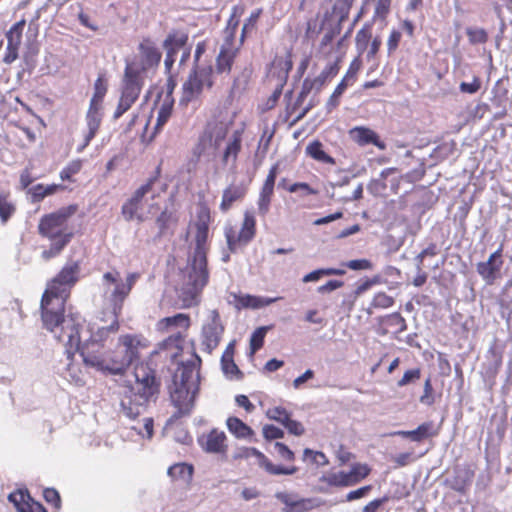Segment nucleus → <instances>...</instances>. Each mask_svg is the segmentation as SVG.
I'll return each instance as SVG.
<instances>
[{"label":"nucleus","mask_w":512,"mask_h":512,"mask_svg":"<svg viewBox=\"0 0 512 512\" xmlns=\"http://www.w3.org/2000/svg\"><path fill=\"white\" fill-rule=\"evenodd\" d=\"M421 378V369L419 367L405 371L402 378L397 382L398 387H404L418 381Z\"/></svg>","instance_id":"57"},{"label":"nucleus","mask_w":512,"mask_h":512,"mask_svg":"<svg viewBox=\"0 0 512 512\" xmlns=\"http://www.w3.org/2000/svg\"><path fill=\"white\" fill-rule=\"evenodd\" d=\"M395 434L408 438L414 442H421L426 438L437 436L439 434V429L435 427L432 421H427L420 424L415 430L398 431Z\"/></svg>","instance_id":"28"},{"label":"nucleus","mask_w":512,"mask_h":512,"mask_svg":"<svg viewBox=\"0 0 512 512\" xmlns=\"http://www.w3.org/2000/svg\"><path fill=\"white\" fill-rule=\"evenodd\" d=\"M381 44L382 40L380 36H376L373 38V40L368 46V50H366L365 52V57L367 61H371L376 58L377 54L380 51Z\"/></svg>","instance_id":"63"},{"label":"nucleus","mask_w":512,"mask_h":512,"mask_svg":"<svg viewBox=\"0 0 512 512\" xmlns=\"http://www.w3.org/2000/svg\"><path fill=\"white\" fill-rule=\"evenodd\" d=\"M93 90L85 116L87 132L84 133L83 143L76 149L78 153H81L90 144L100 129L103 119V102L108 91V81L105 73L98 75Z\"/></svg>","instance_id":"10"},{"label":"nucleus","mask_w":512,"mask_h":512,"mask_svg":"<svg viewBox=\"0 0 512 512\" xmlns=\"http://www.w3.org/2000/svg\"><path fill=\"white\" fill-rule=\"evenodd\" d=\"M471 479L470 478H463L461 475H456L451 481H450V487L454 491L464 493L467 489V487L470 485Z\"/></svg>","instance_id":"64"},{"label":"nucleus","mask_w":512,"mask_h":512,"mask_svg":"<svg viewBox=\"0 0 512 512\" xmlns=\"http://www.w3.org/2000/svg\"><path fill=\"white\" fill-rule=\"evenodd\" d=\"M384 322L387 326L394 327L397 332H403L407 328L406 321L399 312L387 315Z\"/></svg>","instance_id":"51"},{"label":"nucleus","mask_w":512,"mask_h":512,"mask_svg":"<svg viewBox=\"0 0 512 512\" xmlns=\"http://www.w3.org/2000/svg\"><path fill=\"white\" fill-rule=\"evenodd\" d=\"M286 179H282L279 183V186L283 187L290 193H296L298 191L302 192V195H316L318 191L312 188L308 183L305 182H296L291 185H285Z\"/></svg>","instance_id":"45"},{"label":"nucleus","mask_w":512,"mask_h":512,"mask_svg":"<svg viewBox=\"0 0 512 512\" xmlns=\"http://www.w3.org/2000/svg\"><path fill=\"white\" fill-rule=\"evenodd\" d=\"M208 232V227H196V247L193 262L191 264V272L189 273V285L191 287L184 289L181 296L182 307L184 308H190L198 305V296L209 280V272L207 268Z\"/></svg>","instance_id":"6"},{"label":"nucleus","mask_w":512,"mask_h":512,"mask_svg":"<svg viewBox=\"0 0 512 512\" xmlns=\"http://www.w3.org/2000/svg\"><path fill=\"white\" fill-rule=\"evenodd\" d=\"M266 333L267 327H259L252 333L250 338V350L252 354L262 348Z\"/></svg>","instance_id":"50"},{"label":"nucleus","mask_w":512,"mask_h":512,"mask_svg":"<svg viewBox=\"0 0 512 512\" xmlns=\"http://www.w3.org/2000/svg\"><path fill=\"white\" fill-rule=\"evenodd\" d=\"M244 128L236 129L229 137L222 152L221 162L223 165L236 164L239 153L242 150Z\"/></svg>","instance_id":"26"},{"label":"nucleus","mask_w":512,"mask_h":512,"mask_svg":"<svg viewBox=\"0 0 512 512\" xmlns=\"http://www.w3.org/2000/svg\"><path fill=\"white\" fill-rule=\"evenodd\" d=\"M372 28L373 22H365L356 33L355 47L359 56L365 54L366 50H368L369 44L373 40Z\"/></svg>","instance_id":"36"},{"label":"nucleus","mask_w":512,"mask_h":512,"mask_svg":"<svg viewBox=\"0 0 512 512\" xmlns=\"http://www.w3.org/2000/svg\"><path fill=\"white\" fill-rule=\"evenodd\" d=\"M251 457H255L258 465L271 475H293L298 471V467L293 464L288 466L274 465L262 452L253 447H245L234 456L235 459Z\"/></svg>","instance_id":"20"},{"label":"nucleus","mask_w":512,"mask_h":512,"mask_svg":"<svg viewBox=\"0 0 512 512\" xmlns=\"http://www.w3.org/2000/svg\"><path fill=\"white\" fill-rule=\"evenodd\" d=\"M16 208L9 201L8 193H0V219L2 223H6L9 218L14 214Z\"/></svg>","instance_id":"44"},{"label":"nucleus","mask_w":512,"mask_h":512,"mask_svg":"<svg viewBox=\"0 0 512 512\" xmlns=\"http://www.w3.org/2000/svg\"><path fill=\"white\" fill-rule=\"evenodd\" d=\"M419 400L422 404L427 406H431L435 403L434 389L430 377L424 382L423 394L420 396Z\"/></svg>","instance_id":"58"},{"label":"nucleus","mask_w":512,"mask_h":512,"mask_svg":"<svg viewBox=\"0 0 512 512\" xmlns=\"http://www.w3.org/2000/svg\"><path fill=\"white\" fill-rule=\"evenodd\" d=\"M439 253V249L436 243H430L425 249H423L415 258L417 270L421 271L423 268L424 258L434 257Z\"/></svg>","instance_id":"55"},{"label":"nucleus","mask_w":512,"mask_h":512,"mask_svg":"<svg viewBox=\"0 0 512 512\" xmlns=\"http://www.w3.org/2000/svg\"><path fill=\"white\" fill-rule=\"evenodd\" d=\"M221 366L224 374L228 378L237 380L243 378V373L234 362V359L232 358V353H223L221 357Z\"/></svg>","instance_id":"39"},{"label":"nucleus","mask_w":512,"mask_h":512,"mask_svg":"<svg viewBox=\"0 0 512 512\" xmlns=\"http://www.w3.org/2000/svg\"><path fill=\"white\" fill-rule=\"evenodd\" d=\"M247 194V188L243 184H230L223 190L220 210L227 212L237 201L242 200Z\"/></svg>","instance_id":"27"},{"label":"nucleus","mask_w":512,"mask_h":512,"mask_svg":"<svg viewBox=\"0 0 512 512\" xmlns=\"http://www.w3.org/2000/svg\"><path fill=\"white\" fill-rule=\"evenodd\" d=\"M303 460H309L318 466H326L329 463L328 458L322 451H315L309 448L304 449Z\"/></svg>","instance_id":"48"},{"label":"nucleus","mask_w":512,"mask_h":512,"mask_svg":"<svg viewBox=\"0 0 512 512\" xmlns=\"http://www.w3.org/2000/svg\"><path fill=\"white\" fill-rule=\"evenodd\" d=\"M80 270L78 261L66 263L47 283L40 303L41 319L47 330L53 332L64 322L65 304L70 297L72 287L79 280Z\"/></svg>","instance_id":"1"},{"label":"nucleus","mask_w":512,"mask_h":512,"mask_svg":"<svg viewBox=\"0 0 512 512\" xmlns=\"http://www.w3.org/2000/svg\"><path fill=\"white\" fill-rule=\"evenodd\" d=\"M279 171V164L272 165L260 189L257 199V210L260 217L265 218L271 208L274 197L275 181Z\"/></svg>","instance_id":"21"},{"label":"nucleus","mask_w":512,"mask_h":512,"mask_svg":"<svg viewBox=\"0 0 512 512\" xmlns=\"http://www.w3.org/2000/svg\"><path fill=\"white\" fill-rule=\"evenodd\" d=\"M43 497L45 501L53 505L54 508H61V497L55 488H45L43 491Z\"/></svg>","instance_id":"59"},{"label":"nucleus","mask_w":512,"mask_h":512,"mask_svg":"<svg viewBox=\"0 0 512 512\" xmlns=\"http://www.w3.org/2000/svg\"><path fill=\"white\" fill-rule=\"evenodd\" d=\"M134 375L135 384H122L119 391L121 410L130 419L137 418L160 391V381L156 378V372L147 364L137 365Z\"/></svg>","instance_id":"3"},{"label":"nucleus","mask_w":512,"mask_h":512,"mask_svg":"<svg viewBox=\"0 0 512 512\" xmlns=\"http://www.w3.org/2000/svg\"><path fill=\"white\" fill-rule=\"evenodd\" d=\"M394 303L395 300L392 296L386 292H378L373 296L369 309H387L392 307ZM368 313L371 314V311L368 310Z\"/></svg>","instance_id":"43"},{"label":"nucleus","mask_w":512,"mask_h":512,"mask_svg":"<svg viewBox=\"0 0 512 512\" xmlns=\"http://www.w3.org/2000/svg\"><path fill=\"white\" fill-rule=\"evenodd\" d=\"M371 469L367 464L355 463L349 471L331 472L322 476L321 481L331 487H350L368 477Z\"/></svg>","instance_id":"17"},{"label":"nucleus","mask_w":512,"mask_h":512,"mask_svg":"<svg viewBox=\"0 0 512 512\" xmlns=\"http://www.w3.org/2000/svg\"><path fill=\"white\" fill-rule=\"evenodd\" d=\"M28 194L31 196L32 203L41 202L47 197L46 188L44 184H36L28 189Z\"/></svg>","instance_id":"62"},{"label":"nucleus","mask_w":512,"mask_h":512,"mask_svg":"<svg viewBox=\"0 0 512 512\" xmlns=\"http://www.w3.org/2000/svg\"><path fill=\"white\" fill-rule=\"evenodd\" d=\"M25 25H26L25 19H21L20 21L13 24L12 27L9 29V31L6 33L7 40L8 41L12 40L14 43L21 45L22 33H23Z\"/></svg>","instance_id":"53"},{"label":"nucleus","mask_w":512,"mask_h":512,"mask_svg":"<svg viewBox=\"0 0 512 512\" xmlns=\"http://www.w3.org/2000/svg\"><path fill=\"white\" fill-rule=\"evenodd\" d=\"M279 498L285 505L283 512H308L315 507L313 499L310 498L293 500L288 494H284Z\"/></svg>","instance_id":"32"},{"label":"nucleus","mask_w":512,"mask_h":512,"mask_svg":"<svg viewBox=\"0 0 512 512\" xmlns=\"http://www.w3.org/2000/svg\"><path fill=\"white\" fill-rule=\"evenodd\" d=\"M227 429L238 439H248L254 436L253 429L236 416H230L226 420Z\"/></svg>","instance_id":"34"},{"label":"nucleus","mask_w":512,"mask_h":512,"mask_svg":"<svg viewBox=\"0 0 512 512\" xmlns=\"http://www.w3.org/2000/svg\"><path fill=\"white\" fill-rule=\"evenodd\" d=\"M20 44L14 43L12 40H7L6 52L3 58V62L6 64H11L18 58V50Z\"/></svg>","instance_id":"61"},{"label":"nucleus","mask_w":512,"mask_h":512,"mask_svg":"<svg viewBox=\"0 0 512 512\" xmlns=\"http://www.w3.org/2000/svg\"><path fill=\"white\" fill-rule=\"evenodd\" d=\"M194 468L193 465L180 462L168 468L167 474L172 481L180 482L188 485L193 478Z\"/></svg>","instance_id":"30"},{"label":"nucleus","mask_w":512,"mask_h":512,"mask_svg":"<svg viewBox=\"0 0 512 512\" xmlns=\"http://www.w3.org/2000/svg\"><path fill=\"white\" fill-rule=\"evenodd\" d=\"M195 361L182 363L173 376V387L170 389V397L174 405L182 413H188L199 391L200 375L199 366L201 358L194 353Z\"/></svg>","instance_id":"8"},{"label":"nucleus","mask_w":512,"mask_h":512,"mask_svg":"<svg viewBox=\"0 0 512 512\" xmlns=\"http://www.w3.org/2000/svg\"><path fill=\"white\" fill-rule=\"evenodd\" d=\"M274 449L281 459L288 462H293L295 460L294 452L286 444L276 442L274 444Z\"/></svg>","instance_id":"60"},{"label":"nucleus","mask_w":512,"mask_h":512,"mask_svg":"<svg viewBox=\"0 0 512 512\" xmlns=\"http://www.w3.org/2000/svg\"><path fill=\"white\" fill-rule=\"evenodd\" d=\"M281 299L280 297L276 298H264L253 295H239L235 296V302L237 308H251V309H259L265 306H268L277 300Z\"/></svg>","instance_id":"31"},{"label":"nucleus","mask_w":512,"mask_h":512,"mask_svg":"<svg viewBox=\"0 0 512 512\" xmlns=\"http://www.w3.org/2000/svg\"><path fill=\"white\" fill-rule=\"evenodd\" d=\"M211 222V213L209 207L202 203L199 205V209L197 212V221L195 223V227H208Z\"/></svg>","instance_id":"56"},{"label":"nucleus","mask_w":512,"mask_h":512,"mask_svg":"<svg viewBox=\"0 0 512 512\" xmlns=\"http://www.w3.org/2000/svg\"><path fill=\"white\" fill-rule=\"evenodd\" d=\"M502 246L493 252L487 261L479 262L476 265L477 273L488 285H493L501 277L503 266Z\"/></svg>","instance_id":"22"},{"label":"nucleus","mask_w":512,"mask_h":512,"mask_svg":"<svg viewBox=\"0 0 512 512\" xmlns=\"http://www.w3.org/2000/svg\"><path fill=\"white\" fill-rule=\"evenodd\" d=\"M466 35L472 45L485 44L489 38L484 28H467Z\"/></svg>","instance_id":"47"},{"label":"nucleus","mask_w":512,"mask_h":512,"mask_svg":"<svg viewBox=\"0 0 512 512\" xmlns=\"http://www.w3.org/2000/svg\"><path fill=\"white\" fill-rule=\"evenodd\" d=\"M350 139L359 146L372 144L380 150L386 148V144L380 139L379 135L371 128L365 126H356L349 130Z\"/></svg>","instance_id":"25"},{"label":"nucleus","mask_w":512,"mask_h":512,"mask_svg":"<svg viewBox=\"0 0 512 512\" xmlns=\"http://www.w3.org/2000/svg\"><path fill=\"white\" fill-rule=\"evenodd\" d=\"M240 52V45L233 43V35L231 34L228 38H224L223 43L220 46L219 53L215 58V75H229L232 71L233 65Z\"/></svg>","instance_id":"19"},{"label":"nucleus","mask_w":512,"mask_h":512,"mask_svg":"<svg viewBox=\"0 0 512 512\" xmlns=\"http://www.w3.org/2000/svg\"><path fill=\"white\" fill-rule=\"evenodd\" d=\"M161 177V165H158L153 174L147 181L137 188L132 196L122 205L121 213L126 221L137 219L143 221V216L139 214L142 207L144 197L152 191L153 185L159 181Z\"/></svg>","instance_id":"16"},{"label":"nucleus","mask_w":512,"mask_h":512,"mask_svg":"<svg viewBox=\"0 0 512 512\" xmlns=\"http://www.w3.org/2000/svg\"><path fill=\"white\" fill-rule=\"evenodd\" d=\"M345 273H346V271L344 269L320 268V269L314 270V271L306 274L302 278V281L304 283L316 282V281H318L323 276H332V275L342 276Z\"/></svg>","instance_id":"40"},{"label":"nucleus","mask_w":512,"mask_h":512,"mask_svg":"<svg viewBox=\"0 0 512 512\" xmlns=\"http://www.w3.org/2000/svg\"><path fill=\"white\" fill-rule=\"evenodd\" d=\"M402 39V31L399 29L393 28L389 36L387 38L386 46H387V54L388 56L393 55L398 49L400 42Z\"/></svg>","instance_id":"52"},{"label":"nucleus","mask_w":512,"mask_h":512,"mask_svg":"<svg viewBox=\"0 0 512 512\" xmlns=\"http://www.w3.org/2000/svg\"><path fill=\"white\" fill-rule=\"evenodd\" d=\"M305 152L309 157L320 163L329 165L335 164V159L324 151L323 144L319 140L310 142L307 145Z\"/></svg>","instance_id":"38"},{"label":"nucleus","mask_w":512,"mask_h":512,"mask_svg":"<svg viewBox=\"0 0 512 512\" xmlns=\"http://www.w3.org/2000/svg\"><path fill=\"white\" fill-rule=\"evenodd\" d=\"M266 416L274 420L276 422L281 423L282 425L285 424L286 421H288V418L290 417V413L281 406H275L272 408H269L266 412Z\"/></svg>","instance_id":"54"},{"label":"nucleus","mask_w":512,"mask_h":512,"mask_svg":"<svg viewBox=\"0 0 512 512\" xmlns=\"http://www.w3.org/2000/svg\"><path fill=\"white\" fill-rule=\"evenodd\" d=\"M224 331L225 327L221 322L218 310H212L209 314L208 321L203 325L201 331L203 350L211 354L220 344Z\"/></svg>","instance_id":"18"},{"label":"nucleus","mask_w":512,"mask_h":512,"mask_svg":"<svg viewBox=\"0 0 512 512\" xmlns=\"http://www.w3.org/2000/svg\"><path fill=\"white\" fill-rule=\"evenodd\" d=\"M177 326L183 328L185 331L191 326L190 316L185 313H178L171 317H165L157 323V329L161 332H167L169 328Z\"/></svg>","instance_id":"33"},{"label":"nucleus","mask_w":512,"mask_h":512,"mask_svg":"<svg viewBox=\"0 0 512 512\" xmlns=\"http://www.w3.org/2000/svg\"><path fill=\"white\" fill-rule=\"evenodd\" d=\"M391 10V2L388 0H377L371 22L376 20L385 21Z\"/></svg>","instance_id":"49"},{"label":"nucleus","mask_w":512,"mask_h":512,"mask_svg":"<svg viewBox=\"0 0 512 512\" xmlns=\"http://www.w3.org/2000/svg\"><path fill=\"white\" fill-rule=\"evenodd\" d=\"M214 84L212 65L194 66L182 85L180 105L187 106L190 102L200 99L203 89H212Z\"/></svg>","instance_id":"12"},{"label":"nucleus","mask_w":512,"mask_h":512,"mask_svg":"<svg viewBox=\"0 0 512 512\" xmlns=\"http://www.w3.org/2000/svg\"><path fill=\"white\" fill-rule=\"evenodd\" d=\"M119 277L120 273L117 270L103 274L102 279L105 285H115L110 295L113 319L109 326L98 328L89 340H96L104 344L111 333H116L119 330V317L122 314L124 302L140 278V274L138 272L128 273L124 282H119Z\"/></svg>","instance_id":"7"},{"label":"nucleus","mask_w":512,"mask_h":512,"mask_svg":"<svg viewBox=\"0 0 512 512\" xmlns=\"http://www.w3.org/2000/svg\"><path fill=\"white\" fill-rule=\"evenodd\" d=\"M79 206L70 204L53 212L44 214L38 223V233L50 241L48 249L41 254L45 260L57 257L71 242L74 232L69 227L70 219L77 213Z\"/></svg>","instance_id":"4"},{"label":"nucleus","mask_w":512,"mask_h":512,"mask_svg":"<svg viewBox=\"0 0 512 512\" xmlns=\"http://www.w3.org/2000/svg\"><path fill=\"white\" fill-rule=\"evenodd\" d=\"M257 221L254 211L245 210L240 228L233 226L225 227V238L228 249L235 253L238 249L247 246L256 236Z\"/></svg>","instance_id":"15"},{"label":"nucleus","mask_w":512,"mask_h":512,"mask_svg":"<svg viewBox=\"0 0 512 512\" xmlns=\"http://www.w3.org/2000/svg\"><path fill=\"white\" fill-rule=\"evenodd\" d=\"M148 346L149 341L142 335H121L115 349L110 350L111 374L122 375L134 361L140 358V351Z\"/></svg>","instance_id":"9"},{"label":"nucleus","mask_w":512,"mask_h":512,"mask_svg":"<svg viewBox=\"0 0 512 512\" xmlns=\"http://www.w3.org/2000/svg\"><path fill=\"white\" fill-rule=\"evenodd\" d=\"M83 167V161L81 159H74L70 161L61 171L60 178L63 181L75 182L73 176L78 174Z\"/></svg>","instance_id":"42"},{"label":"nucleus","mask_w":512,"mask_h":512,"mask_svg":"<svg viewBox=\"0 0 512 512\" xmlns=\"http://www.w3.org/2000/svg\"><path fill=\"white\" fill-rule=\"evenodd\" d=\"M257 221L254 211L245 210L240 228L233 226L225 227V238L228 249L235 253L238 249L247 246L256 236Z\"/></svg>","instance_id":"14"},{"label":"nucleus","mask_w":512,"mask_h":512,"mask_svg":"<svg viewBox=\"0 0 512 512\" xmlns=\"http://www.w3.org/2000/svg\"><path fill=\"white\" fill-rule=\"evenodd\" d=\"M162 59V52L156 42L150 37H143L137 47V55L132 60H126L125 68L133 67L146 78L150 71H155Z\"/></svg>","instance_id":"13"},{"label":"nucleus","mask_w":512,"mask_h":512,"mask_svg":"<svg viewBox=\"0 0 512 512\" xmlns=\"http://www.w3.org/2000/svg\"><path fill=\"white\" fill-rule=\"evenodd\" d=\"M8 499L18 512H47L45 507L35 501L27 490H17L9 494Z\"/></svg>","instance_id":"24"},{"label":"nucleus","mask_w":512,"mask_h":512,"mask_svg":"<svg viewBox=\"0 0 512 512\" xmlns=\"http://www.w3.org/2000/svg\"><path fill=\"white\" fill-rule=\"evenodd\" d=\"M272 67L277 70L279 83H286L293 68L292 52L287 51L285 57L276 56L272 61Z\"/></svg>","instance_id":"37"},{"label":"nucleus","mask_w":512,"mask_h":512,"mask_svg":"<svg viewBox=\"0 0 512 512\" xmlns=\"http://www.w3.org/2000/svg\"><path fill=\"white\" fill-rule=\"evenodd\" d=\"M174 106V99L172 93L168 92L161 100L160 107L158 109V115L155 125V130L159 131L170 119Z\"/></svg>","instance_id":"35"},{"label":"nucleus","mask_w":512,"mask_h":512,"mask_svg":"<svg viewBox=\"0 0 512 512\" xmlns=\"http://www.w3.org/2000/svg\"><path fill=\"white\" fill-rule=\"evenodd\" d=\"M355 0H337L333 6V13L338 17L339 23L344 22L350 13Z\"/></svg>","instance_id":"46"},{"label":"nucleus","mask_w":512,"mask_h":512,"mask_svg":"<svg viewBox=\"0 0 512 512\" xmlns=\"http://www.w3.org/2000/svg\"><path fill=\"white\" fill-rule=\"evenodd\" d=\"M348 86L349 81L347 80V76H344L343 79L338 83V85L336 86V88L334 89L333 93L331 94L327 101L326 107L329 112L336 109L339 106L340 98Z\"/></svg>","instance_id":"41"},{"label":"nucleus","mask_w":512,"mask_h":512,"mask_svg":"<svg viewBox=\"0 0 512 512\" xmlns=\"http://www.w3.org/2000/svg\"><path fill=\"white\" fill-rule=\"evenodd\" d=\"M144 77L133 67L124 68L121 79L120 96L113 113V119L122 117L137 102L145 85Z\"/></svg>","instance_id":"11"},{"label":"nucleus","mask_w":512,"mask_h":512,"mask_svg":"<svg viewBox=\"0 0 512 512\" xmlns=\"http://www.w3.org/2000/svg\"><path fill=\"white\" fill-rule=\"evenodd\" d=\"M226 442L225 433L217 429H212L198 439V443L204 451L221 455L227 453L228 445Z\"/></svg>","instance_id":"23"},{"label":"nucleus","mask_w":512,"mask_h":512,"mask_svg":"<svg viewBox=\"0 0 512 512\" xmlns=\"http://www.w3.org/2000/svg\"><path fill=\"white\" fill-rule=\"evenodd\" d=\"M58 340L65 345L68 360H72L76 352H80L86 366L111 374V352L105 350V345L96 340H87L82 346L79 327L76 324L66 327Z\"/></svg>","instance_id":"5"},{"label":"nucleus","mask_w":512,"mask_h":512,"mask_svg":"<svg viewBox=\"0 0 512 512\" xmlns=\"http://www.w3.org/2000/svg\"><path fill=\"white\" fill-rule=\"evenodd\" d=\"M189 35L180 29L171 30L163 41V48L166 52L176 54L188 44Z\"/></svg>","instance_id":"29"},{"label":"nucleus","mask_w":512,"mask_h":512,"mask_svg":"<svg viewBox=\"0 0 512 512\" xmlns=\"http://www.w3.org/2000/svg\"><path fill=\"white\" fill-rule=\"evenodd\" d=\"M80 270L78 261L66 263L47 283L40 303L41 319L47 330L53 332L64 322L65 304L70 297L72 287L79 280Z\"/></svg>","instance_id":"2"}]
</instances>
